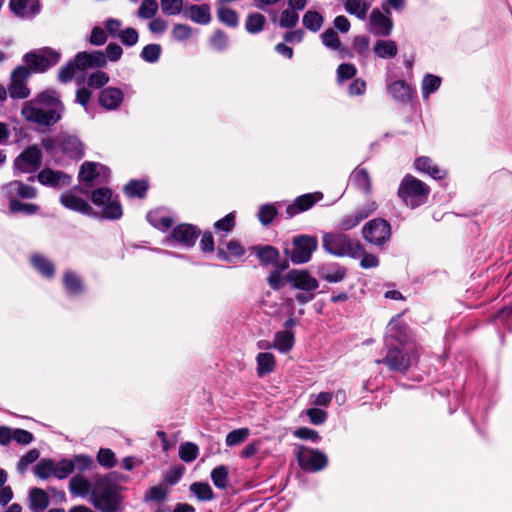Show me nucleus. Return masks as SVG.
Masks as SVG:
<instances>
[{"label": "nucleus", "mask_w": 512, "mask_h": 512, "mask_svg": "<svg viewBox=\"0 0 512 512\" xmlns=\"http://www.w3.org/2000/svg\"><path fill=\"white\" fill-rule=\"evenodd\" d=\"M64 110L65 106L57 91L47 89L26 101L21 109V115L29 123L52 127L61 120Z\"/></svg>", "instance_id": "obj_1"}, {"label": "nucleus", "mask_w": 512, "mask_h": 512, "mask_svg": "<svg viewBox=\"0 0 512 512\" xmlns=\"http://www.w3.org/2000/svg\"><path fill=\"white\" fill-rule=\"evenodd\" d=\"M91 503L100 512L120 511V487L111 481L109 475L96 479L91 491Z\"/></svg>", "instance_id": "obj_2"}, {"label": "nucleus", "mask_w": 512, "mask_h": 512, "mask_svg": "<svg viewBox=\"0 0 512 512\" xmlns=\"http://www.w3.org/2000/svg\"><path fill=\"white\" fill-rule=\"evenodd\" d=\"M107 65V57L104 52L94 50L91 52H78L73 59L60 68L57 79L61 83H68L73 80L78 72L89 68L99 69Z\"/></svg>", "instance_id": "obj_3"}, {"label": "nucleus", "mask_w": 512, "mask_h": 512, "mask_svg": "<svg viewBox=\"0 0 512 512\" xmlns=\"http://www.w3.org/2000/svg\"><path fill=\"white\" fill-rule=\"evenodd\" d=\"M429 193V186L410 174L402 179L397 192L404 204L411 208L424 204Z\"/></svg>", "instance_id": "obj_4"}, {"label": "nucleus", "mask_w": 512, "mask_h": 512, "mask_svg": "<svg viewBox=\"0 0 512 512\" xmlns=\"http://www.w3.org/2000/svg\"><path fill=\"white\" fill-rule=\"evenodd\" d=\"M323 248L328 253L338 257L358 258L362 253V244L358 240L340 233H325L323 235Z\"/></svg>", "instance_id": "obj_5"}, {"label": "nucleus", "mask_w": 512, "mask_h": 512, "mask_svg": "<svg viewBox=\"0 0 512 512\" xmlns=\"http://www.w3.org/2000/svg\"><path fill=\"white\" fill-rule=\"evenodd\" d=\"M416 357L410 345L400 346L395 343H388L385 358L376 360V363H383L392 371L404 372L409 369Z\"/></svg>", "instance_id": "obj_6"}, {"label": "nucleus", "mask_w": 512, "mask_h": 512, "mask_svg": "<svg viewBox=\"0 0 512 512\" xmlns=\"http://www.w3.org/2000/svg\"><path fill=\"white\" fill-rule=\"evenodd\" d=\"M60 59L61 53L50 47L28 52L23 57L30 74L32 72L43 73L55 66Z\"/></svg>", "instance_id": "obj_7"}, {"label": "nucleus", "mask_w": 512, "mask_h": 512, "mask_svg": "<svg viewBox=\"0 0 512 512\" xmlns=\"http://www.w3.org/2000/svg\"><path fill=\"white\" fill-rule=\"evenodd\" d=\"M293 248L285 250L286 255L294 264H303L311 259L314 251L317 250L318 240L314 236L300 235L293 238Z\"/></svg>", "instance_id": "obj_8"}, {"label": "nucleus", "mask_w": 512, "mask_h": 512, "mask_svg": "<svg viewBox=\"0 0 512 512\" xmlns=\"http://www.w3.org/2000/svg\"><path fill=\"white\" fill-rule=\"evenodd\" d=\"M295 455L298 465L306 471L316 472L328 464V458L324 453L302 445L297 446Z\"/></svg>", "instance_id": "obj_9"}, {"label": "nucleus", "mask_w": 512, "mask_h": 512, "mask_svg": "<svg viewBox=\"0 0 512 512\" xmlns=\"http://www.w3.org/2000/svg\"><path fill=\"white\" fill-rule=\"evenodd\" d=\"M362 234L366 241L381 246L390 239L391 227L386 220L375 218L365 224Z\"/></svg>", "instance_id": "obj_10"}, {"label": "nucleus", "mask_w": 512, "mask_h": 512, "mask_svg": "<svg viewBox=\"0 0 512 512\" xmlns=\"http://www.w3.org/2000/svg\"><path fill=\"white\" fill-rule=\"evenodd\" d=\"M29 77L30 70L24 65H20L12 71L7 88V92L12 99H25L30 95V89L27 86Z\"/></svg>", "instance_id": "obj_11"}, {"label": "nucleus", "mask_w": 512, "mask_h": 512, "mask_svg": "<svg viewBox=\"0 0 512 512\" xmlns=\"http://www.w3.org/2000/svg\"><path fill=\"white\" fill-rule=\"evenodd\" d=\"M42 152L33 145L26 148L14 161L15 169L22 173L37 171L41 166Z\"/></svg>", "instance_id": "obj_12"}, {"label": "nucleus", "mask_w": 512, "mask_h": 512, "mask_svg": "<svg viewBox=\"0 0 512 512\" xmlns=\"http://www.w3.org/2000/svg\"><path fill=\"white\" fill-rule=\"evenodd\" d=\"M284 279L293 288L304 292H313L319 287V282L305 269H292L284 276Z\"/></svg>", "instance_id": "obj_13"}, {"label": "nucleus", "mask_w": 512, "mask_h": 512, "mask_svg": "<svg viewBox=\"0 0 512 512\" xmlns=\"http://www.w3.org/2000/svg\"><path fill=\"white\" fill-rule=\"evenodd\" d=\"M1 192L4 197L11 203L14 200L34 199L37 197V189L33 186L27 185L19 180H13L1 187Z\"/></svg>", "instance_id": "obj_14"}, {"label": "nucleus", "mask_w": 512, "mask_h": 512, "mask_svg": "<svg viewBox=\"0 0 512 512\" xmlns=\"http://www.w3.org/2000/svg\"><path fill=\"white\" fill-rule=\"evenodd\" d=\"M59 150L71 159H81L84 156L85 148L82 141L76 136L68 133L59 134Z\"/></svg>", "instance_id": "obj_15"}, {"label": "nucleus", "mask_w": 512, "mask_h": 512, "mask_svg": "<svg viewBox=\"0 0 512 512\" xmlns=\"http://www.w3.org/2000/svg\"><path fill=\"white\" fill-rule=\"evenodd\" d=\"M409 329L400 320V315L393 318L388 326H387V333H386V345L388 343H395L397 345L403 346V345H409Z\"/></svg>", "instance_id": "obj_16"}, {"label": "nucleus", "mask_w": 512, "mask_h": 512, "mask_svg": "<svg viewBox=\"0 0 512 512\" xmlns=\"http://www.w3.org/2000/svg\"><path fill=\"white\" fill-rule=\"evenodd\" d=\"M377 209V204L374 201L368 202L363 205L354 213L345 215L340 223L339 228L341 230L347 231L354 227H356L362 220L366 219Z\"/></svg>", "instance_id": "obj_17"}, {"label": "nucleus", "mask_w": 512, "mask_h": 512, "mask_svg": "<svg viewBox=\"0 0 512 512\" xmlns=\"http://www.w3.org/2000/svg\"><path fill=\"white\" fill-rule=\"evenodd\" d=\"M37 179L42 185L53 188L66 187L71 183V177L67 173L50 168L41 170L37 175Z\"/></svg>", "instance_id": "obj_18"}, {"label": "nucleus", "mask_w": 512, "mask_h": 512, "mask_svg": "<svg viewBox=\"0 0 512 512\" xmlns=\"http://www.w3.org/2000/svg\"><path fill=\"white\" fill-rule=\"evenodd\" d=\"M322 198L323 194L321 192H314L301 195L297 197L294 200V202L287 207L286 213L289 217H293L300 212L307 211Z\"/></svg>", "instance_id": "obj_19"}, {"label": "nucleus", "mask_w": 512, "mask_h": 512, "mask_svg": "<svg viewBox=\"0 0 512 512\" xmlns=\"http://www.w3.org/2000/svg\"><path fill=\"white\" fill-rule=\"evenodd\" d=\"M392 20L375 9L370 14V32L376 36L386 37L391 34Z\"/></svg>", "instance_id": "obj_20"}, {"label": "nucleus", "mask_w": 512, "mask_h": 512, "mask_svg": "<svg viewBox=\"0 0 512 512\" xmlns=\"http://www.w3.org/2000/svg\"><path fill=\"white\" fill-rule=\"evenodd\" d=\"M199 234L200 231L191 224H180L172 230L174 240L187 247H192L195 244Z\"/></svg>", "instance_id": "obj_21"}, {"label": "nucleus", "mask_w": 512, "mask_h": 512, "mask_svg": "<svg viewBox=\"0 0 512 512\" xmlns=\"http://www.w3.org/2000/svg\"><path fill=\"white\" fill-rule=\"evenodd\" d=\"M60 203L67 209L79 212L85 215L94 214L92 207L89 205L87 201L74 195L72 192L68 191L63 193L60 196Z\"/></svg>", "instance_id": "obj_22"}, {"label": "nucleus", "mask_w": 512, "mask_h": 512, "mask_svg": "<svg viewBox=\"0 0 512 512\" xmlns=\"http://www.w3.org/2000/svg\"><path fill=\"white\" fill-rule=\"evenodd\" d=\"M184 16L192 22L200 25H207L211 22V8L207 3L190 5L184 10Z\"/></svg>", "instance_id": "obj_23"}, {"label": "nucleus", "mask_w": 512, "mask_h": 512, "mask_svg": "<svg viewBox=\"0 0 512 512\" xmlns=\"http://www.w3.org/2000/svg\"><path fill=\"white\" fill-rule=\"evenodd\" d=\"M124 94L121 89L116 87H107L101 90L99 94V103L107 110H116L123 102Z\"/></svg>", "instance_id": "obj_24"}, {"label": "nucleus", "mask_w": 512, "mask_h": 512, "mask_svg": "<svg viewBox=\"0 0 512 512\" xmlns=\"http://www.w3.org/2000/svg\"><path fill=\"white\" fill-rule=\"evenodd\" d=\"M9 8L17 17L34 16L40 11V4L38 0H10Z\"/></svg>", "instance_id": "obj_25"}, {"label": "nucleus", "mask_w": 512, "mask_h": 512, "mask_svg": "<svg viewBox=\"0 0 512 512\" xmlns=\"http://www.w3.org/2000/svg\"><path fill=\"white\" fill-rule=\"evenodd\" d=\"M29 507L32 512H43L49 505L47 493L40 488H31L29 491Z\"/></svg>", "instance_id": "obj_26"}, {"label": "nucleus", "mask_w": 512, "mask_h": 512, "mask_svg": "<svg viewBox=\"0 0 512 512\" xmlns=\"http://www.w3.org/2000/svg\"><path fill=\"white\" fill-rule=\"evenodd\" d=\"M30 262L34 269L37 270L42 276L49 279L54 276V264L44 255L33 254L30 258Z\"/></svg>", "instance_id": "obj_27"}, {"label": "nucleus", "mask_w": 512, "mask_h": 512, "mask_svg": "<svg viewBox=\"0 0 512 512\" xmlns=\"http://www.w3.org/2000/svg\"><path fill=\"white\" fill-rule=\"evenodd\" d=\"M415 167L417 170L429 174L434 179H443L446 176V172L440 169L428 157L417 158L415 160Z\"/></svg>", "instance_id": "obj_28"}, {"label": "nucleus", "mask_w": 512, "mask_h": 512, "mask_svg": "<svg viewBox=\"0 0 512 512\" xmlns=\"http://www.w3.org/2000/svg\"><path fill=\"white\" fill-rule=\"evenodd\" d=\"M63 284L71 295H80L84 291L82 279L72 271H66L63 275Z\"/></svg>", "instance_id": "obj_29"}, {"label": "nucleus", "mask_w": 512, "mask_h": 512, "mask_svg": "<svg viewBox=\"0 0 512 512\" xmlns=\"http://www.w3.org/2000/svg\"><path fill=\"white\" fill-rule=\"evenodd\" d=\"M388 91L391 96L401 102L408 101L411 98V88L403 80H397L388 85Z\"/></svg>", "instance_id": "obj_30"}, {"label": "nucleus", "mask_w": 512, "mask_h": 512, "mask_svg": "<svg viewBox=\"0 0 512 512\" xmlns=\"http://www.w3.org/2000/svg\"><path fill=\"white\" fill-rule=\"evenodd\" d=\"M374 53L380 58H394L397 55L398 48L392 40H378L373 47Z\"/></svg>", "instance_id": "obj_31"}, {"label": "nucleus", "mask_w": 512, "mask_h": 512, "mask_svg": "<svg viewBox=\"0 0 512 512\" xmlns=\"http://www.w3.org/2000/svg\"><path fill=\"white\" fill-rule=\"evenodd\" d=\"M317 273L323 280L330 283H337L345 278L346 270L339 266L334 269H330L325 265H321L318 267Z\"/></svg>", "instance_id": "obj_32"}, {"label": "nucleus", "mask_w": 512, "mask_h": 512, "mask_svg": "<svg viewBox=\"0 0 512 512\" xmlns=\"http://www.w3.org/2000/svg\"><path fill=\"white\" fill-rule=\"evenodd\" d=\"M258 259L264 265L272 264L275 267L281 262L279 260V251L271 245L258 246Z\"/></svg>", "instance_id": "obj_33"}, {"label": "nucleus", "mask_w": 512, "mask_h": 512, "mask_svg": "<svg viewBox=\"0 0 512 512\" xmlns=\"http://www.w3.org/2000/svg\"><path fill=\"white\" fill-rule=\"evenodd\" d=\"M352 183L359 189L363 190L366 194L371 191V179L366 169L357 168L351 175Z\"/></svg>", "instance_id": "obj_34"}, {"label": "nucleus", "mask_w": 512, "mask_h": 512, "mask_svg": "<svg viewBox=\"0 0 512 512\" xmlns=\"http://www.w3.org/2000/svg\"><path fill=\"white\" fill-rule=\"evenodd\" d=\"M275 356L270 352L258 353V376H264L274 371Z\"/></svg>", "instance_id": "obj_35"}, {"label": "nucleus", "mask_w": 512, "mask_h": 512, "mask_svg": "<svg viewBox=\"0 0 512 512\" xmlns=\"http://www.w3.org/2000/svg\"><path fill=\"white\" fill-rule=\"evenodd\" d=\"M288 267V261L283 260L277 267H275V270L269 274L267 282L273 290H280L284 286V282L286 281L284 277L281 276V272L286 270Z\"/></svg>", "instance_id": "obj_36"}, {"label": "nucleus", "mask_w": 512, "mask_h": 512, "mask_svg": "<svg viewBox=\"0 0 512 512\" xmlns=\"http://www.w3.org/2000/svg\"><path fill=\"white\" fill-rule=\"evenodd\" d=\"M302 22L306 29L318 32L323 26L324 18L319 12L308 10L303 15Z\"/></svg>", "instance_id": "obj_37"}, {"label": "nucleus", "mask_w": 512, "mask_h": 512, "mask_svg": "<svg viewBox=\"0 0 512 512\" xmlns=\"http://www.w3.org/2000/svg\"><path fill=\"white\" fill-rule=\"evenodd\" d=\"M294 345V335L290 331H279L275 335L274 346L281 352L286 353Z\"/></svg>", "instance_id": "obj_38"}, {"label": "nucleus", "mask_w": 512, "mask_h": 512, "mask_svg": "<svg viewBox=\"0 0 512 512\" xmlns=\"http://www.w3.org/2000/svg\"><path fill=\"white\" fill-rule=\"evenodd\" d=\"M9 212L11 214L22 213L25 215H34L37 214L40 210V207L35 203H25L20 200H14L9 203Z\"/></svg>", "instance_id": "obj_39"}, {"label": "nucleus", "mask_w": 512, "mask_h": 512, "mask_svg": "<svg viewBox=\"0 0 512 512\" xmlns=\"http://www.w3.org/2000/svg\"><path fill=\"white\" fill-rule=\"evenodd\" d=\"M70 491L74 494L84 496L88 493L91 494V483L83 476H74L69 482Z\"/></svg>", "instance_id": "obj_40"}, {"label": "nucleus", "mask_w": 512, "mask_h": 512, "mask_svg": "<svg viewBox=\"0 0 512 512\" xmlns=\"http://www.w3.org/2000/svg\"><path fill=\"white\" fill-rule=\"evenodd\" d=\"M190 491L199 501H210L214 498L210 485L205 482H194L190 486Z\"/></svg>", "instance_id": "obj_41"}, {"label": "nucleus", "mask_w": 512, "mask_h": 512, "mask_svg": "<svg viewBox=\"0 0 512 512\" xmlns=\"http://www.w3.org/2000/svg\"><path fill=\"white\" fill-rule=\"evenodd\" d=\"M123 215L122 206L117 198L111 199L106 203L102 210V218L109 220L120 219Z\"/></svg>", "instance_id": "obj_42"}, {"label": "nucleus", "mask_w": 512, "mask_h": 512, "mask_svg": "<svg viewBox=\"0 0 512 512\" xmlns=\"http://www.w3.org/2000/svg\"><path fill=\"white\" fill-rule=\"evenodd\" d=\"M345 9L348 13L356 15L360 19H365L369 4L364 0H346Z\"/></svg>", "instance_id": "obj_43"}, {"label": "nucleus", "mask_w": 512, "mask_h": 512, "mask_svg": "<svg viewBox=\"0 0 512 512\" xmlns=\"http://www.w3.org/2000/svg\"><path fill=\"white\" fill-rule=\"evenodd\" d=\"M148 189V184L143 180L129 181L124 190L129 197L144 198Z\"/></svg>", "instance_id": "obj_44"}, {"label": "nucleus", "mask_w": 512, "mask_h": 512, "mask_svg": "<svg viewBox=\"0 0 512 512\" xmlns=\"http://www.w3.org/2000/svg\"><path fill=\"white\" fill-rule=\"evenodd\" d=\"M199 454V447L193 442H185L179 448V457L186 463L193 462Z\"/></svg>", "instance_id": "obj_45"}, {"label": "nucleus", "mask_w": 512, "mask_h": 512, "mask_svg": "<svg viewBox=\"0 0 512 512\" xmlns=\"http://www.w3.org/2000/svg\"><path fill=\"white\" fill-rule=\"evenodd\" d=\"M235 227V215L233 212L227 214L222 219L214 223V231L216 234L223 232L221 236H226Z\"/></svg>", "instance_id": "obj_46"}, {"label": "nucleus", "mask_w": 512, "mask_h": 512, "mask_svg": "<svg viewBox=\"0 0 512 512\" xmlns=\"http://www.w3.org/2000/svg\"><path fill=\"white\" fill-rule=\"evenodd\" d=\"M55 462L52 459H42L35 466L34 473L41 479H47L51 475H54Z\"/></svg>", "instance_id": "obj_47"}, {"label": "nucleus", "mask_w": 512, "mask_h": 512, "mask_svg": "<svg viewBox=\"0 0 512 512\" xmlns=\"http://www.w3.org/2000/svg\"><path fill=\"white\" fill-rule=\"evenodd\" d=\"M211 480L217 488L225 489L228 486L227 467L221 465L219 467L214 468L211 472Z\"/></svg>", "instance_id": "obj_48"}, {"label": "nucleus", "mask_w": 512, "mask_h": 512, "mask_svg": "<svg viewBox=\"0 0 512 512\" xmlns=\"http://www.w3.org/2000/svg\"><path fill=\"white\" fill-rule=\"evenodd\" d=\"M218 19L229 27L238 25V14L235 10L228 7H220L217 10Z\"/></svg>", "instance_id": "obj_49"}, {"label": "nucleus", "mask_w": 512, "mask_h": 512, "mask_svg": "<svg viewBox=\"0 0 512 512\" xmlns=\"http://www.w3.org/2000/svg\"><path fill=\"white\" fill-rule=\"evenodd\" d=\"M99 176L97 171V164L94 162L86 161L81 165L79 178L84 182H92Z\"/></svg>", "instance_id": "obj_50"}, {"label": "nucleus", "mask_w": 512, "mask_h": 512, "mask_svg": "<svg viewBox=\"0 0 512 512\" xmlns=\"http://www.w3.org/2000/svg\"><path fill=\"white\" fill-rule=\"evenodd\" d=\"M157 11L158 3L156 0H142L137 15L142 19H151L156 15Z\"/></svg>", "instance_id": "obj_51"}, {"label": "nucleus", "mask_w": 512, "mask_h": 512, "mask_svg": "<svg viewBox=\"0 0 512 512\" xmlns=\"http://www.w3.org/2000/svg\"><path fill=\"white\" fill-rule=\"evenodd\" d=\"M113 193L110 188L101 187L92 191L91 193V201L96 206H104L108 203L112 198Z\"/></svg>", "instance_id": "obj_52"}, {"label": "nucleus", "mask_w": 512, "mask_h": 512, "mask_svg": "<svg viewBox=\"0 0 512 512\" xmlns=\"http://www.w3.org/2000/svg\"><path fill=\"white\" fill-rule=\"evenodd\" d=\"M97 462L104 468H113L117 461L114 452L109 448H100L97 453Z\"/></svg>", "instance_id": "obj_53"}, {"label": "nucleus", "mask_w": 512, "mask_h": 512, "mask_svg": "<svg viewBox=\"0 0 512 512\" xmlns=\"http://www.w3.org/2000/svg\"><path fill=\"white\" fill-rule=\"evenodd\" d=\"M161 46L159 44H148L141 51V58L148 63H155L161 55Z\"/></svg>", "instance_id": "obj_54"}, {"label": "nucleus", "mask_w": 512, "mask_h": 512, "mask_svg": "<svg viewBox=\"0 0 512 512\" xmlns=\"http://www.w3.org/2000/svg\"><path fill=\"white\" fill-rule=\"evenodd\" d=\"M193 28L187 24L177 23L173 26L171 36L175 41L182 42L192 36Z\"/></svg>", "instance_id": "obj_55"}, {"label": "nucleus", "mask_w": 512, "mask_h": 512, "mask_svg": "<svg viewBox=\"0 0 512 512\" xmlns=\"http://www.w3.org/2000/svg\"><path fill=\"white\" fill-rule=\"evenodd\" d=\"M441 84V79L438 76L428 74L424 77L422 82V93L425 98L435 92Z\"/></svg>", "instance_id": "obj_56"}, {"label": "nucleus", "mask_w": 512, "mask_h": 512, "mask_svg": "<svg viewBox=\"0 0 512 512\" xmlns=\"http://www.w3.org/2000/svg\"><path fill=\"white\" fill-rule=\"evenodd\" d=\"M160 5L165 15H177L183 10L184 0H160Z\"/></svg>", "instance_id": "obj_57"}, {"label": "nucleus", "mask_w": 512, "mask_h": 512, "mask_svg": "<svg viewBox=\"0 0 512 512\" xmlns=\"http://www.w3.org/2000/svg\"><path fill=\"white\" fill-rule=\"evenodd\" d=\"M74 471V463L69 459H62L55 462L54 476L58 479H64Z\"/></svg>", "instance_id": "obj_58"}, {"label": "nucleus", "mask_w": 512, "mask_h": 512, "mask_svg": "<svg viewBox=\"0 0 512 512\" xmlns=\"http://www.w3.org/2000/svg\"><path fill=\"white\" fill-rule=\"evenodd\" d=\"M109 82V76L106 72L96 71L89 75L87 84L90 88L100 89Z\"/></svg>", "instance_id": "obj_59"}, {"label": "nucleus", "mask_w": 512, "mask_h": 512, "mask_svg": "<svg viewBox=\"0 0 512 512\" xmlns=\"http://www.w3.org/2000/svg\"><path fill=\"white\" fill-rule=\"evenodd\" d=\"M299 20V15L296 11L292 9H286L282 11L279 25L282 28H293L296 26Z\"/></svg>", "instance_id": "obj_60"}, {"label": "nucleus", "mask_w": 512, "mask_h": 512, "mask_svg": "<svg viewBox=\"0 0 512 512\" xmlns=\"http://www.w3.org/2000/svg\"><path fill=\"white\" fill-rule=\"evenodd\" d=\"M323 44L333 50H338L341 47L340 39L337 33L329 28L321 34Z\"/></svg>", "instance_id": "obj_61"}, {"label": "nucleus", "mask_w": 512, "mask_h": 512, "mask_svg": "<svg viewBox=\"0 0 512 512\" xmlns=\"http://www.w3.org/2000/svg\"><path fill=\"white\" fill-rule=\"evenodd\" d=\"M278 214L276 207L272 204L261 206L258 218L263 225H269Z\"/></svg>", "instance_id": "obj_62"}, {"label": "nucleus", "mask_w": 512, "mask_h": 512, "mask_svg": "<svg viewBox=\"0 0 512 512\" xmlns=\"http://www.w3.org/2000/svg\"><path fill=\"white\" fill-rule=\"evenodd\" d=\"M249 435V429L247 428H240L231 431L226 436V444L228 446H235L245 441V439Z\"/></svg>", "instance_id": "obj_63"}, {"label": "nucleus", "mask_w": 512, "mask_h": 512, "mask_svg": "<svg viewBox=\"0 0 512 512\" xmlns=\"http://www.w3.org/2000/svg\"><path fill=\"white\" fill-rule=\"evenodd\" d=\"M228 42V36L222 30H216L210 38L212 47L219 51L225 50L228 46Z\"/></svg>", "instance_id": "obj_64"}]
</instances>
